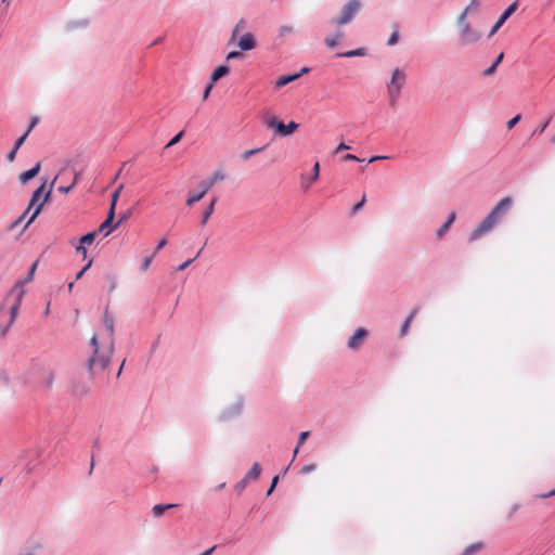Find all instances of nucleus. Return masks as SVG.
<instances>
[{
	"label": "nucleus",
	"instance_id": "1",
	"mask_svg": "<svg viewBox=\"0 0 555 555\" xmlns=\"http://www.w3.org/2000/svg\"><path fill=\"white\" fill-rule=\"evenodd\" d=\"M103 323L106 336L100 340L96 335H93L90 339L93 353L88 360V370L92 376L108 366L114 352V318L107 311L104 313Z\"/></svg>",
	"mask_w": 555,
	"mask_h": 555
},
{
	"label": "nucleus",
	"instance_id": "2",
	"mask_svg": "<svg viewBox=\"0 0 555 555\" xmlns=\"http://www.w3.org/2000/svg\"><path fill=\"white\" fill-rule=\"evenodd\" d=\"M38 263L39 260L37 259L31 264L27 276L24 280L17 281L3 299L0 306V337H4L15 322L17 311L25 295L24 285L33 281Z\"/></svg>",
	"mask_w": 555,
	"mask_h": 555
},
{
	"label": "nucleus",
	"instance_id": "3",
	"mask_svg": "<svg viewBox=\"0 0 555 555\" xmlns=\"http://www.w3.org/2000/svg\"><path fill=\"white\" fill-rule=\"evenodd\" d=\"M513 204L514 199L511 196L500 199L485 219L473 230L470 240H480L483 235L491 232L507 216Z\"/></svg>",
	"mask_w": 555,
	"mask_h": 555
},
{
	"label": "nucleus",
	"instance_id": "4",
	"mask_svg": "<svg viewBox=\"0 0 555 555\" xmlns=\"http://www.w3.org/2000/svg\"><path fill=\"white\" fill-rule=\"evenodd\" d=\"M362 3L360 0H349L341 9L340 15L332 18L331 23L337 28L335 34L325 39L327 48L334 49L339 40L344 38L345 33L340 29L343 25L350 23L360 12Z\"/></svg>",
	"mask_w": 555,
	"mask_h": 555
},
{
	"label": "nucleus",
	"instance_id": "5",
	"mask_svg": "<svg viewBox=\"0 0 555 555\" xmlns=\"http://www.w3.org/2000/svg\"><path fill=\"white\" fill-rule=\"evenodd\" d=\"M54 182H55V179L50 183V186L49 189L46 191V184L47 182L44 181L33 194L31 196V199L29 202V205L27 207V209L25 210V212L23 214V216H21L17 220L14 221V223L12 224V228L21 224L24 220V218L29 214V211L34 208V211L33 214L30 215V217L28 218V222H33L36 217L39 215V212L41 211V208L43 206V204L46 202L49 201L50 196H51V193H52V188L54 185Z\"/></svg>",
	"mask_w": 555,
	"mask_h": 555
},
{
	"label": "nucleus",
	"instance_id": "6",
	"mask_svg": "<svg viewBox=\"0 0 555 555\" xmlns=\"http://www.w3.org/2000/svg\"><path fill=\"white\" fill-rule=\"evenodd\" d=\"M456 26L459 43L462 47L475 44L482 38L481 31L474 28L464 15H457Z\"/></svg>",
	"mask_w": 555,
	"mask_h": 555
},
{
	"label": "nucleus",
	"instance_id": "7",
	"mask_svg": "<svg viewBox=\"0 0 555 555\" xmlns=\"http://www.w3.org/2000/svg\"><path fill=\"white\" fill-rule=\"evenodd\" d=\"M405 73L400 68H396L392 72L390 82L387 86L390 106H395L397 104V101L401 94V90L405 85Z\"/></svg>",
	"mask_w": 555,
	"mask_h": 555
},
{
	"label": "nucleus",
	"instance_id": "8",
	"mask_svg": "<svg viewBox=\"0 0 555 555\" xmlns=\"http://www.w3.org/2000/svg\"><path fill=\"white\" fill-rule=\"evenodd\" d=\"M264 125L269 129H274L281 137H288L293 134L299 127V125L295 121H291L287 125H284L282 121L278 120L275 116L264 117Z\"/></svg>",
	"mask_w": 555,
	"mask_h": 555
},
{
	"label": "nucleus",
	"instance_id": "9",
	"mask_svg": "<svg viewBox=\"0 0 555 555\" xmlns=\"http://www.w3.org/2000/svg\"><path fill=\"white\" fill-rule=\"evenodd\" d=\"M518 2H513L500 16V18L496 21V23L492 26L488 37L491 38L494 36L498 30L502 27V25L505 23V21L517 10Z\"/></svg>",
	"mask_w": 555,
	"mask_h": 555
},
{
	"label": "nucleus",
	"instance_id": "10",
	"mask_svg": "<svg viewBox=\"0 0 555 555\" xmlns=\"http://www.w3.org/2000/svg\"><path fill=\"white\" fill-rule=\"evenodd\" d=\"M367 332L363 327H359L348 340V347L352 350H358L364 343Z\"/></svg>",
	"mask_w": 555,
	"mask_h": 555
},
{
	"label": "nucleus",
	"instance_id": "11",
	"mask_svg": "<svg viewBox=\"0 0 555 555\" xmlns=\"http://www.w3.org/2000/svg\"><path fill=\"white\" fill-rule=\"evenodd\" d=\"M224 177L222 171H216L208 180L202 181L198 188L203 189V192H208L217 182L222 181Z\"/></svg>",
	"mask_w": 555,
	"mask_h": 555
},
{
	"label": "nucleus",
	"instance_id": "12",
	"mask_svg": "<svg viewBox=\"0 0 555 555\" xmlns=\"http://www.w3.org/2000/svg\"><path fill=\"white\" fill-rule=\"evenodd\" d=\"M114 217H115V211H113V209H109L106 220L103 221L96 229L99 234H103V236H107L113 231L114 227L112 223H113Z\"/></svg>",
	"mask_w": 555,
	"mask_h": 555
},
{
	"label": "nucleus",
	"instance_id": "13",
	"mask_svg": "<svg viewBox=\"0 0 555 555\" xmlns=\"http://www.w3.org/2000/svg\"><path fill=\"white\" fill-rule=\"evenodd\" d=\"M237 46L243 51L253 50L256 47V40L251 33H246L237 42Z\"/></svg>",
	"mask_w": 555,
	"mask_h": 555
},
{
	"label": "nucleus",
	"instance_id": "14",
	"mask_svg": "<svg viewBox=\"0 0 555 555\" xmlns=\"http://www.w3.org/2000/svg\"><path fill=\"white\" fill-rule=\"evenodd\" d=\"M40 168H41L40 163H37L35 165V167H33L31 169L21 173L20 177H18L20 178V182L22 184L27 183L29 180H31L33 178H35L39 173Z\"/></svg>",
	"mask_w": 555,
	"mask_h": 555
},
{
	"label": "nucleus",
	"instance_id": "15",
	"mask_svg": "<svg viewBox=\"0 0 555 555\" xmlns=\"http://www.w3.org/2000/svg\"><path fill=\"white\" fill-rule=\"evenodd\" d=\"M176 504H156L152 508V513L154 517H160L164 513L170 508L176 507Z\"/></svg>",
	"mask_w": 555,
	"mask_h": 555
},
{
	"label": "nucleus",
	"instance_id": "16",
	"mask_svg": "<svg viewBox=\"0 0 555 555\" xmlns=\"http://www.w3.org/2000/svg\"><path fill=\"white\" fill-rule=\"evenodd\" d=\"M301 74H294V75H288V76H281L276 81H275V87L276 88H282L286 85H288L289 82H293L295 81L296 79H298L300 77Z\"/></svg>",
	"mask_w": 555,
	"mask_h": 555
},
{
	"label": "nucleus",
	"instance_id": "17",
	"mask_svg": "<svg viewBox=\"0 0 555 555\" xmlns=\"http://www.w3.org/2000/svg\"><path fill=\"white\" fill-rule=\"evenodd\" d=\"M229 74V67L227 65H221L218 68H216L211 75V82L215 83L220 78L224 77Z\"/></svg>",
	"mask_w": 555,
	"mask_h": 555
},
{
	"label": "nucleus",
	"instance_id": "18",
	"mask_svg": "<svg viewBox=\"0 0 555 555\" xmlns=\"http://www.w3.org/2000/svg\"><path fill=\"white\" fill-rule=\"evenodd\" d=\"M455 212H451V215L449 216L448 220L438 229L437 231V236L438 238H441L442 237V234L446 233L450 225L453 223V221L455 220Z\"/></svg>",
	"mask_w": 555,
	"mask_h": 555
},
{
	"label": "nucleus",
	"instance_id": "19",
	"mask_svg": "<svg viewBox=\"0 0 555 555\" xmlns=\"http://www.w3.org/2000/svg\"><path fill=\"white\" fill-rule=\"evenodd\" d=\"M480 3L478 0H470L469 4L459 14L468 17L470 13L477 12L479 10Z\"/></svg>",
	"mask_w": 555,
	"mask_h": 555
},
{
	"label": "nucleus",
	"instance_id": "20",
	"mask_svg": "<svg viewBox=\"0 0 555 555\" xmlns=\"http://www.w3.org/2000/svg\"><path fill=\"white\" fill-rule=\"evenodd\" d=\"M206 194H207V192H203V189H199V191L196 193L191 192L186 199V205L188 206L194 205L195 203L201 201Z\"/></svg>",
	"mask_w": 555,
	"mask_h": 555
},
{
	"label": "nucleus",
	"instance_id": "21",
	"mask_svg": "<svg viewBox=\"0 0 555 555\" xmlns=\"http://www.w3.org/2000/svg\"><path fill=\"white\" fill-rule=\"evenodd\" d=\"M261 472L259 463H254L250 470L245 475L246 480L251 481L258 479Z\"/></svg>",
	"mask_w": 555,
	"mask_h": 555
},
{
	"label": "nucleus",
	"instance_id": "22",
	"mask_svg": "<svg viewBox=\"0 0 555 555\" xmlns=\"http://www.w3.org/2000/svg\"><path fill=\"white\" fill-rule=\"evenodd\" d=\"M365 54L364 48H358L356 50H350L344 53H337L338 57H353V56H363Z\"/></svg>",
	"mask_w": 555,
	"mask_h": 555
},
{
	"label": "nucleus",
	"instance_id": "23",
	"mask_svg": "<svg viewBox=\"0 0 555 555\" xmlns=\"http://www.w3.org/2000/svg\"><path fill=\"white\" fill-rule=\"evenodd\" d=\"M319 175H320V164L319 163H315L313 168H312V175L308 181V183L306 184H302V186L305 189H308L312 182L317 181L319 179Z\"/></svg>",
	"mask_w": 555,
	"mask_h": 555
},
{
	"label": "nucleus",
	"instance_id": "24",
	"mask_svg": "<svg viewBox=\"0 0 555 555\" xmlns=\"http://www.w3.org/2000/svg\"><path fill=\"white\" fill-rule=\"evenodd\" d=\"M99 235L98 231L94 230V231H91L85 235H82L80 238H79V242L78 243H93V241L96 238V236Z\"/></svg>",
	"mask_w": 555,
	"mask_h": 555
},
{
	"label": "nucleus",
	"instance_id": "25",
	"mask_svg": "<svg viewBox=\"0 0 555 555\" xmlns=\"http://www.w3.org/2000/svg\"><path fill=\"white\" fill-rule=\"evenodd\" d=\"M245 27H246V22L244 20H240L232 31L231 41H234L236 39L238 33L244 30Z\"/></svg>",
	"mask_w": 555,
	"mask_h": 555
},
{
	"label": "nucleus",
	"instance_id": "26",
	"mask_svg": "<svg viewBox=\"0 0 555 555\" xmlns=\"http://www.w3.org/2000/svg\"><path fill=\"white\" fill-rule=\"evenodd\" d=\"M122 189H124V184H119L118 188L114 191V193L112 195V203H111L109 209H113V211H115L116 203H117V199H118Z\"/></svg>",
	"mask_w": 555,
	"mask_h": 555
},
{
	"label": "nucleus",
	"instance_id": "27",
	"mask_svg": "<svg viewBox=\"0 0 555 555\" xmlns=\"http://www.w3.org/2000/svg\"><path fill=\"white\" fill-rule=\"evenodd\" d=\"M416 309L412 310V312L410 313V315L406 318L404 324L402 325V328H401V334L402 335H405L406 332H408V328L412 322V320L414 319L415 314H416Z\"/></svg>",
	"mask_w": 555,
	"mask_h": 555
},
{
	"label": "nucleus",
	"instance_id": "28",
	"mask_svg": "<svg viewBox=\"0 0 555 555\" xmlns=\"http://www.w3.org/2000/svg\"><path fill=\"white\" fill-rule=\"evenodd\" d=\"M264 147H257V149H253V150H248V151H245L241 157L244 159V160H247L249 159L251 156L260 153Z\"/></svg>",
	"mask_w": 555,
	"mask_h": 555
},
{
	"label": "nucleus",
	"instance_id": "29",
	"mask_svg": "<svg viewBox=\"0 0 555 555\" xmlns=\"http://www.w3.org/2000/svg\"><path fill=\"white\" fill-rule=\"evenodd\" d=\"M294 31V27L291 25H283L279 28V34L281 37H286Z\"/></svg>",
	"mask_w": 555,
	"mask_h": 555
},
{
	"label": "nucleus",
	"instance_id": "30",
	"mask_svg": "<svg viewBox=\"0 0 555 555\" xmlns=\"http://www.w3.org/2000/svg\"><path fill=\"white\" fill-rule=\"evenodd\" d=\"M215 204H216V199H214L210 205L208 206V208L206 209V211L204 212L203 215V223H206L207 220L209 219V217L211 216L212 211H214V208H215Z\"/></svg>",
	"mask_w": 555,
	"mask_h": 555
},
{
	"label": "nucleus",
	"instance_id": "31",
	"mask_svg": "<svg viewBox=\"0 0 555 555\" xmlns=\"http://www.w3.org/2000/svg\"><path fill=\"white\" fill-rule=\"evenodd\" d=\"M310 433L309 431H302L300 435H299V439H298V446L296 447V449L294 450V457L296 456L297 452H298V448L305 443L306 439L309 437Z\"/></svg>",
	"mask_w": 555,
	"mask_h": 555
},
{
	"label": "nucleus",
	"instance_id": "32",
	"mask_svg": "<svg viewBox=\"0 0 555 555\" xmlns=\"http://www.w3.org/2000/svg\"><path fill=\"white\" fill-rule=\"evenodd\" d=\"M93 262V256L88 260L87 264L76 274V280L82 278V275L91 268Z\"/></svg>",
	"mask_w": 555,
	"mask_h": 555
},
{
	"label": "nucleus",
	"instance_id": "33",
	"mask_svg": "<svg viewBox=\"0 0 555 555\" xmlns=\"http://www.w3.org/2000/svg\"><path fill=\"white\" fill-rule=\"evenodd\" d=\"M201 251L202 249H199L193 257H190L185 262L180 264L178 269L184 270L185 268H188L201 255Z\"/></svg>",
	"mask_w": 555,
	"mask_h": 555
},
{
	"label": "nucleus",
	"instance_id": "34",
	"mask_svg": "<svg viewBox=\"0 0 555 555\" xmlns=\"http://www.w3.org/2000/svg\"><path fill=\"white\" fill-rule=\"evenodd\" d=\"M88 253H89V249L85 245H77L76 254L81 256V258L83 260L87 258Z\"/></svg>",
	"mask_w": 555,
	"mask_h": 555
},
{
	"label": "nucleus",
	"instance_id": "35",
	"mask_svg": "<svg viewBox=\"0 0 555 555\" xmlns=\"http://www.w3.org/2000/svg\"><path fill=\"white\" fill-rule=\"evenodd\" d=\"M249 481L246 480V478L244 477L242 480H240L236 485H235V490L238 492V493H242L243 490L245 489V487L247 486Z\"/></svg>",
	"mask_w": 555,
	"mask_h": 555
},
{
	"label": "nucleus",
	"instance_id": "36",
	"mask_svg": "<svg viewBox=\"0 0 555 555\" xmlns=\"http://www.w3.org/2000/svg\"><path fill=\"white\" fill-rule=\"evenodd\" d=\"M399 40V31L398 29H395L391 34L390 38L388 39V46H395Z\"/></svg>",
	"mask_w": 555,
	"mask_h": 555
},
{
	"label": "nucleus",
	"instance_id": "37",
	"mask_svg": "<svg viewBox=\"0 0 555 555\" xmlns=\"http://www.w3.org/2000/svg\"><path fill=\"white\" fill-rule=\"evenodd\" d=\"M183 135V131H180L179 133H177L166 145V147H170V146H173L176 145L182 138Z\"/></svg>",
	"mask_w": 555,
	"mask_h": 555
},
{
	"label": "nucleus",
	"instance_id": "38",
	"mask_svg": "<svg viewBox=\"0 0 555 555\" xmlns=\"http://www.w3.org/2000/svg\"><path fill=\"white\" fill-rule=\"evenodd\" d=\"M46 374H47V377L43 380V383H44V385L47 387H50L52 385V383H53L54 375H53V373L51 371H47Z\"/></svg>",
	"mask_w": 555,
	"mask_h": 555
},
{
	"label": "nucleus",
	"instance_id": "39",
	"mask_svg": "<svg viewBox=\"0 0 555 555\" xmlns=\"http://www.w3.org/2000/svg\"><path fill=\"white\" fill-rule=\"evenodd\" d=\"M365 201H366V196H365V194H364V195L362 196L361 201H360L359 203H357V204L352 207V214L358 212V211L362 208V206L364 205Z\"/></svg>",
	"mask_w": 555,
	"mask_h": 555
},
{
	"label": "nucleus",
	"instance_id": "40",
	"mask_svg": "<svg viewBox=\"0 0 555 555\" xmlns=\"http://www.w3.org/2000/svg\"><path fill=\"white\" fill-rule=\"evenodd\" d=\"M27 137H28V133L25 132L22 137H20L17 139V141L15 142V145H14L15 151H18V149L24 144Z\"/></svg>",
	"mask_w": 555,
	"mask_h": 555
},
{
	"label": "nucleus",
	"instance_id": "41",
	"mask_svg": "<svg viewBox=\"0 0 555 555\" xmlns=\"http://www.w3.org/2000/svg\"><path fill=\"white\" fill-rule=\"evenodd\" d=\"M519 509V505L518 504H514L512 505L509 508H508V512H507V515L506 517L507 518H512L516 513L517 511Z\"/></svg>",
	"mask_w": 555,
	"mask_h": 555
},
{
	"label": "nucleus",
	"instance_id": "42",
	"mask_svg": "<svg viewBox=\"0 0 555 555\" xmlns=\"http://www.w3.org/2000/svg\"><path fill=\"white\" fill-rule=\"evenodd\" d=\"M152 259H153V256H149V257H145L143 262H142V271H146L152 262Z\"/></svg>",
	"mask_w": 555,
	"mask_h": 555
},
{
	"label": "nucleus",
	"instance_id": "43",
	"mask_svg": "<svg viewBox=\"0 0 555 555\" xmlns=\"http://www.w3.org/2000/svg\"><path fill=\"white\" fill-rule=\"evenodd\" d=\"M520 118H521L520 115H516L514 118L508 120L507 121V129H512L520 120Z\"/></svg>",
	"mask_w": 555,
	"mask_h": 555
},
{
	"label": "nucleus",
	"instance_id": "44",
	"mask_svg": "<svg viewBox=\"0 0 555 555\" xmlns=\"http://www.w3.org/2000/svg\"><path fill=\"white\" fill-rule=\"evenodd\" d=\"M315 468H317V464L306 465L301 468V473L307 474V473L314 470Z\"/></svg>",
	"mask_w": 555,
	"mask_h": 555
},
{
	"label": "nucleus",
	"instance_id": "45",
	"mask_svg": "<svg viewBox=\"0 0 555 555\" xmlns=\"http://www.w3.org/2000/svg\"><path fill=\"white\" fill-rule=\"evenodd\" d=\"M279 481V476H275L273 479H272V482H271V486L269 488V490L267 491V495H270L272 493V491L274 490L276 483Z\"/></svg>",
	"mask_w": 555,
	"mask_h": 555
},
{
	"label": "nucleus",
	"instance_id": "46",
	"mask_svg": "<svg viewBox=\"0 0 555 555\" xmlns=\"http://www.w3.org/2000/svg\"><path fill=\"white\" fill-rule=\"evenodd\" d=\"M39 122V118L38 117H33L31 118V121H30V125L28 127V129L26 130V132L29 134L30 131L34 129V127Z\"/></svg>",
	"mask_w": 555,
	"mask_h": 555
},
{
	"label": "nucleus",
	"instance_id": "47",
	"mask_svg": "<svg viewBox=\"0 0 555 555\" xmlns=\"http://www.w3.org/2000/svg\"><path fill=\"white\" fill-rule=\"evenodd\" d=\"M241 56H242V53H241V52H238V51H231V52L228 54L227 59H228V60H233V59H238V57H241Z\"/></svg>",
	"mask_w": 555,
	"mask_h": 555
},
{
	"label": "nucleus",
	"instance_id": "48",
	"mask_svg": "<svg viewBox=\"0 0 555 555\" xmlns=\"http://www.w3.org/2000/svg\"><path fill=\"white\" fill-rule=\"evenodd\" d=\"M551 118H548L541 127H539L533 133H543L546 129V127L550 124Z\"/></svg>",
	"mask_w": 555,
	"mask_h": 555
},
{
	"label": "nucleus",
	"instance_id": "49",
	"mask_svg": "<svg viewBox=\"0 0 555 555\" xmlns=\"http://www.w3.org/2000/svg\"><path fill=\"white\" fill-rule=\"evenodd\" d=\"M343 159L345 162H349V160L360 162V159L353 154H346Z\"/></svg>",
	"mask_w": 555,
	"mask_h": 555
},
{
	"label": "nucleus",
	"instance_id": "50",
	"mask_svg": "<svg viewBox=\"0 0 555 555\" xmlns=\"http://www.w3.org/2000/svg\"><path fill=\"white\" fill-rule=\"evenodd\" d=\"M554 495H555V489L551 490L547 493L539 494V495H537V498H539V499H546V498H551V496H554Z\"/></svg>",
	"mask_w": 555,
	"mask_h": 555
},
{
	"label": "nucleus",
	"instance_id": "51",
	"mask_svg": "<svg viewBox=\"0 0 555 555\" xmlns=\"http://www.w3.org/2000/svg\"><path fill=\"white\" fill-rule=\"evenodd\" d=\"M17 151H15V147L8 154L7 159L12 163L15 159Z\"/></svg>",
	"mask_w": 555,
	"mask_h": 555
},
{
	"label": "nucleus",
	"instance_id": "52",
	"mask_svg": "<svg viewBox=\"0 0 555 555\" xmlns=\"http://www.w3.org/2000/svg\"><path fill=\"white\" fill-rule=\"evenodd\" d=\"M212 86H214V83L210 81V83L207 86V88L204 91V95H203L204 100H206L209 96Z\"/></svg>",
	"mask_w": 555,
	"mask_h": 555
},
{
	"label": "nucleus",
	"instance_id": "53",
	"mask_svg": "<svg viewBox=\"0 0 555 555\" xmlns=\"http://www.w3.org/2000/svg\"><path fill=\"white\" fill-rule=\"evenodd\" d=\"M496 67H498L496 65L492 64L489 68H487L485 70V75L486 76L492 75L495 72Z\"/></svg>",
	"mask_w": 555,
	"mask_h": 555
},
{
	"label": "nucleus",
	"instance_id": "54",
	"mask_svg": "<svg viewBox=\"0 0 555 555\" xmlns=\"http://www.w3.org/2000/svg\"><path fill=\"white\" fill-rule=\"evenodd\" d=\"M349 146L347 144H345L344 142H341L337 147H336V153L340 152V151H344V150H348Z\"/></svg>",
	"mask_w": 555,
	"mask_h": 555
},
{
	"label": "nucleus",
	"instance_id": "55",
	"mask_svg": "<svg viewBox=\"0 0 555 555\" xmlns=\"http://www.w3.org/2000/svg\"><path fill=\"white\" fill-rule=\"evenodd\" d=\"M72 189H73V185L60 186L59 191L62 192V193H68Z\"/></svg>",
	"mask_w": 555,
	"mask_h": 555
},
{
	"label": "nucleus",
	"instance_id": "56",
	"mask_svg": "<svg viewBox=\"0 0 555 555\" xmlns=\"http://www.w3.org/2000/svg\"><path fill=\"white\" fill-rule=\"evenodd\" d=\"M388 156H373L369 159V163H373L375 160H379V159H387Z\"/></svg>",
	"mask_w": 555,
	"mask_h": 555
},
{
	"label": "nucleus",
	"instance_id": "57",
	"mask_svg": "<svg viewBox=\"0 0 555 555\" xmlns=\"http://www.w3.org/2000/svg\"><path fill=\"white\" fill-rule=\"evenodd\" d=\"M503 57L504 54L500 53L493 64L498 66L502 62Z\"/></svg>",
	"mask_w": 555,
	"mask_h": 555
},
{
	"label": "nucleus",
	"instance_id": "58",
	"mask_svg": "<svg viewBox=\"0 0 555 555\" xmlns=\"http://www.w3.org/2000/svg\"><path fill=\"white\" fill-rule=\"evenodd\" d=\"M1 3H2V5H5V8H8L11 3V0H2ZM5 12H7V9L3 10V13H5Z\"/></svg>",
	"mask_w": 555,
	"mask_h": 555
},
{
	"label": "nucleus",
	"instance_id": "59",
	"mask_svg": "<svg viewBox=\"0 0 555 555\" xmlns=\"http://www.w3.org/2000/svg\"><path fill=\"white\" fill-rule=\"evenodd\" d=\"M43 313H44V317L49 315V313H50V302H48Z\"/></svg>",
	"mask_w": 555,
	"mask_h": 555
},
{
	"label": "nucleus",
	"instance_id": "60",
	"mask_svg": "<svg viewBox=\"0 0 555 555\" xmlns=\"http://www.w3.org/2000/svg\"><path fill=\"white\" fill-rule=\"evenodd\" d=\"M78 176H79V173H78V172H76V173H75V177H74V180H73V182H72V184H70V185H73V188L75 186V184H76V183H77V181H78Z\"/></svg>",
	"mask_w": 555,
	"mask_h": 555
},
{
	"label": "nucleus",
	"instance_id": "61",
	"mask_svg": "<svg viewBox=\"0 0 555 555\" xmlns=\"http://www.w3.org/2000/svg\"><path fill=\"white\" fill-rule=\"evenodd\" d=\"M73 287H74V283H73V282H70V283L68 284V291L70 292V291L73 289Z\"/></svg>",
	"mask_w": 555,
	"mask_h": 555
},
{
	"label": "nucleus",
	"instance_id": "62",
	"mask_svg": "<svg viewBox=\"0 0 555 555\" xmlns=\"http://www.w3.org/2000/svg\"><path fill=\"white\" fill-rule=\"evenodd\" d=\"M115 286H116V285H115V282H113V283L111 284V291H113V289L115 288Z\"/></svg>",
	"mask_w": 555,
	"mask_h": 555
},
{
	"label": "nucleus",
	"instance_id": "63",
	"mask_svg": "<svg viewBox=\"0 0 555 555\" xmlns=\"http://www.w3.org/2000/svg\"><path fill=\"white\" fill-rule=\"evenodd\" d=\"M160 41H162V38H158V39H156V40L154 41V44H156V43H158V42H160Z\"/></svg>",
	"mask_w": 555,
	"mask_h": 555
},
{
	"label": "nucleus",
	"instance_id": "64",
	"mask_svg": "<svg viewBox=\"0 0 555 555\" xmlns=\"http://www.w3.org/2000/svg\"><path fill=\"white\" fill-rule=\"evenodd\" d=\"M552 142L555 143V134L552 138Z\"/></svg>",
	"mask_w": 555,
	"mask_h": 555
}]
</instances>
